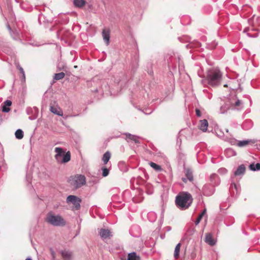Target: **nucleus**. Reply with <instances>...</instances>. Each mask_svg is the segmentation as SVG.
<instances>
[{"label":"nucleus","instance_id":"nucleus-1","mask_svg":"<svg viewBox=\"0 0 260 260\" xmlns=\"http://www.w3.org/2000/svg\"><path fill=\"white\" fill-rule=\"evenodd\" d=\"M222 74L217 68H213L207 72L206 78L202 80L203 85H208L212 87L218 86L221 84Z\"/></svg>","mask_w":260,"mask_h":260},{"label":"nucleus","instance_id":"nucleus-2","mask_svg":"<svg viewBox=\"0 0 260 260\" xmlns=\"http://www.w3.org/2000/svg\"><path fill=\"white\" fill-rule=\"evenodd\" d=\"M192 200V196L189 193L182 192L176 197L175 203L179 209L183 210L190 206Z\"/></svg>","mask_w":260,"mask_h":260},{"label":"nucleus","instance_id":"nucleus-3","mask_svg":"<svg viewBox=\"0 0 260 260\" xmlns=\"http://www.w3.org/2000/svg\"><path fill=\"white\" fill-rule=\"evenodd\" d=\"M45 220L49 224L55 226H62L66 224L65 220L60 215H55L52 211L47 214Z\"/></svg>","mask_w":260,"mask_h":260},{"label":"nucleus","instance_id":"nucleus-4","mask_svg":"<svg viewBox=\"0 0 260 260\" xmlns=\"http://www.w3.org/2000/svg\"><path fill=\"white\" fill-rule=\"evenodd\" d=\"M54 151L56 153L54 158L58 164L66 163L70 160L71 153L70 151L66 153L61 147H56Z\"/></svg>","mask_w":260,"mask_h":260},{"label":"nucleus","instance_id":"nucleus-5","mask_svg":"<svg viewBox=\"0 0 260 260\" xmlns=\"http://www.w3.org/2000/svg\"><path fill=\"white\" fill-rule=\"evenodd\" d=\"M69 182L75 189L79 188L86 184V178L83 175H76L70 177Z\"/></svg>","mask_w":260,"mask_h":260},{"label":"nucleus","instance_id":"nucleus-6","mask_svg":"<svg viewBox=\"0 0 260 260\" xmlns=\"http://www.w3.org/2000/svg\"><path fill=\"white\" fill-rule=\"evenodd\" d=\"M81 199L75 196L70 195L67 198V203H72L73 205V209L78 210L80 208Z\"/></svg>","mask_w":260,"mask_h":260},{"label":"nucleus","instance_id":"nucleus-7","mask_svg":"<svg viewBox=\"0 0 260 260\" xmlns=\"http://www.w3.org/2000/svg\"><path fill=\"white\" fill-rule=\"evenodd\" d=\"M214 186L212 184H205L202 188V191L204 195L206 196H210L212 195L214 192Z\"/></svg>","mask_w":260,"mask_h":260},{"label":"nucleus","instance_id":"nucleus-8","mask_svg":"<svg viewBox=\"0 0 260 260\" xmlns=\"http://www.w3.org/2000/svg\"><path fill=\"white\" fill-rule=\"evenodd\" d=\"M39 109L34 107L33 108L28 107L26 109V113L29 115V119L30 120H34L38 117Z\"/></svg>","mask_w":260,"mask_h":260},{"label":"nucleus","instance_id":"nucleus-9","mask_svg":"<svg viewBox=\"0 0 260 260\" xmlns=\"http://www.w3.org/2000/svg\"><path fill=\"white\" fill-rule=\"evenodd\" d=\"M99 233L101 238L103 240L107 239H109L112 236V233L109 229H101Z\"/></svg>","mask_w":260,"mask_h":260},{"label":"nucleus","instance_id":"nucleus-10","mask_svg":"<svg viewBox=\"0 0 260 260\" xmlns=\"http://www.w3.org/2000/svg\"><path fill=\"white\" fill-rule=\"evenodd\" d=\"M124 135L126 136L125 140L127 142L134 141L135 143H139L140 137L128 133H124Z\"/></svg>","mask_w":260,"mask_h":260},{"label":"nucleus","instance_id":"nucleus-11","mask_svg":"<svg viewBox=\"0 0 260 260\" xmlns=\"http://www.w3.org/2000/svg\"><path fill=\"white\" fill-rule=\"evenodd\" d=\"M185 178H182V180L184 182L186 183L187 180L192 182L193 180V177L192 172L189 169H186L185 170Z\"/></svg>","mask_w":260,"mask_h":260},{"label":"nucleus","instance_id":"nucleus-12","mask_svg":"<svg viewBox=\"0 0 260 260\" xmlns=\"http://www.w3.org/2000/svg\"><path fill=\"white\" fill-rule=\"evenodd\" d=\"M235 103H234L233 102H231V104L233 107L235 108L238 110H241L243 107V104L242 101L238 99L237 98L236 96L235 97Z\"/></svg>","mask_w":260,"mask_h":260},{"label":"nucleus","instance_id":"nucleus-13","mask_svg":"<svg viewBox=\"0 0 260 260\" xmlns=\"http://www.w3.org/2000/svg\"><path fill=\"white\" fill-rule=\"evenodd\" d=\"M210 181L214 186L218 185L220 182L218 176L216 174H212L210 175Z\"/></svg>","mask_w":260,"mask_h":260},{"label":"nucleus","instance_id":"nucleus-14","mask_svg":"<svg viewBox=\"0 0 260 260\" xmlns=\"http://www.w3.org/2000/svg\"><path fill=\"white\" fill-rule=\"evenodd\" d=\"M110 33V31L109 29L105 28L102 31V36L107 45L109 44Z\"/></svg>","mask_w":260,"mask_h":260},{"label":"nucleus","instance_id":"nucleus-15","mask_svg":"<svg viewBox=\"0 0 260 260\" xmlns=\"http://www.w3.org/2000/svg\"><path fill=\"white\" fill-rule=\"evenodd\" d=\"M50 110L53 114L58 116H63V112L61 109L58 106H50Z\"/></svg>","mask_w":260,"mask_h":260},{"label":"nucleus","instance_id":"nucleus-16","mask_svg":"<svg viewBox=\"0 0 260 260\" xmlns=\"http://www.w3.org/2000/svg\"><path fill=\"white\" fill-rule=\"evenodd\" d=\"M60 253L64 260H72V253L71 251L64 250L61 251Z\"/></svg>","mask_w":260,"mask_h":260},{"label":"nucleus","instance_id":"nucleus-17","mask_svg":"<svg viewBox=\"0 0 260 260\" xmlns=\"http://www.w3.org/2000/svg\"><path fill=\"white\" fill-rule=\"evenodd\" d=\"M245 172V167L244 165L239 166L237 170L235 171L234 176H241L243 175Z\"/></svg>","mask_w":260,"mask_h":260},{"label":"nucleus","instance_id":"nucleus-18","mask_svg":"<svg viewBox=\"0 0 260 260\" xmlns=\"http://www.w3.org/2000/svg\"><path fill=\"white\" fill-rule=\"evenodd\" d=\"M205 241L206 243L211 246H213L216 243V242L212 238V234L210 233H208L206 235Z\"/></svg>","mask_w":260,"mask_h":260},{"label":"nucleus","instance_id":"nucleus-19","mask_svg":"<svg viewBox=\"0 0 260 260\" xmlns=\"http://www.w3.org/2000/svg\"><path fill=\"white\" fill-rule=\"evenodd\" d=\"M199 128L203 132H205L207 130L208 122L206 119H203L200 121Z\"/></svg>","mask_w":260,"mask_h":260},{"label":"nucleus","instance_id":"nucleus-20","mask_svg":"<svg viewBox=\"0 0 260 260\" xmlns=\"http://www.w3.org/2000/svg\"><path fill=\"white\" fill-rule=\"evenodd\" d=\"M181 247V243H178L175 247L174 252V257L176 259L179 257V253Z\"/></svg>","mask_w":260,"mask_h":260},{"label":"nucleus","instance_id":"nucleus-21","mask_svg":"<svg viewBox=\"0 0 260 260\" xmlns=\"http://www.w3.org/2000/svg\"><path fill=\"white\" fill-rule=\"evenodd\" d=\"M231 106L228 103L224 104L223 106H221L220 108V113L224 114L230 109Z\"/></svg>","mask_w":260,"mask_h":260},{"label":"nucleus","instance_id":"nucleus-22","mask_svg":"<svg viewBox=\"0 0 260 260\" xmlns=\"http://www.w3.org/2000/svg\"><path fill=\"white\" fill-rule=\"evenodd\" d=\"M139 256L137 255L135 252L128 253L127 256V260H140Z\"/></svg>","mask_w":260,"mask_h":260},{"label":"nucleus","instance_id":"nucleus-23","mask_svg":"<svg viewBox=\"0 0 260 260\" xmlns=\"http://www.w3.org/2000/svg\"><path fill=\"white\" fill-rule=\"evenodd\" d=\"M111 157V153L109 151L106 152L103 156L102 160L105 165L107 164Z\"/></svg>","mask_w":260,"mask_h":260},{"label":"nucleus","instance_id":"nucleus-24","mask_svg":"<svg viewBox=\"0 0 260 260\" xmlns=\"http://www.w3.org/2000/svg\"><path fill=\"white\" fill-rule=\"evenodd\" d=\"M147 217L148 220L152 222L156 220L157 216L155 213L153 212H150L147 214Z\"/></svg>","mask_w":260,"mask_h":260},{"label":"nucleus","instance_id":"nucleus-25","mask_svg":"<svg viewBox=\"0 0 260 260\" xmlns=\"http://www.w3.org/2000/svg\"><path fill=\"white\" fill-rule=\"evenodd\" d=\"M249 168L252 171H259L260 170V164L257 163L255 164L254 163H252L249 165Z\"/></svg>","mask_w":260,"mask_h":260},{"label":"nucleus","instance_id":"nucleus-26","mask_svg":"<svg viewBox=\"0 0 260 260\" xmlns=\"http://www.w3.org/2000/svg\"><path fill=\"white\" fill-rule=\"evenodd\" d=\"M235 190L236 191V194H238L239 192L237 185H236L234 182H232L230 187V191L235 194Z\"/></svg>","mask_w":260,"mask_h":260},{"label":"nucleus","instance_id":"nucleus-27","mask_svg":"<svg viewBox=\"0 0 260 260\" xmlns=\"http://www.w3.org/2000/svg\"><path fill=\"white\" fill-rule=\"evenodd\" d=\"M149 164L150 167H152L156 171L159 172L162 170V168L160 166L153 162H150Z\"/></svg>","mask_w":260,"mask_h":260},{"label":"nucleus","instance_id":"nucleus-28","mask_svg":"<svg viewBox=\"0 0 260 260\" xmlns=\"http://www.w3.org/2000/svg\"><path fill=\"white\" fill-rule=\"evenodd\" d=\"M225 153L227 157H231L236 155V152L231 148L226 149L225 150Z\"/></svg>","mask_w":260,"mask_h":260},{"label":"nucleus","instance_id":"nucleus-29","mask_svg":"<svg viewBox=\"0 0 260 260\" xmlns=\"http://www.w3.org/2000/svg\"><path fill=\"white\" fill-rule=\"evenodd\" d=\"M74 4L75 6L81 8L85 5V2L84 0H74Z\"/></svg>","mask_w":260,"mask_h":260},{"label":"nucleus","instance_id":"nucleus-30","mask_svg":"<svg viewBox=\"0 0 260 260\" xmlns=\"http://www.w3.org/2000/svg\"><path fill=\"white\" fill-rule=\"evenodd\" d=\"M15 137L18 139H21L23 137V132L21 129H18L16 130L15 133Z\"/></svg>","mask_w":260,"mask_h":260},{"label":"nucleus","instance_id":"nucleus-31","mask_svg":"<svg viewBox=\"0 0 260 260\" xmlns=\"http://www.w3.org/2000/svg\"><path fill=\"white\" fill-rule=\"evenodd\" d=\"M224 140L233 145H237V143L238 142V141L234 138H228L226 137Z\"/></svg>","mask_w":260,"mask_h":260},{"label":"nucleus","instance_id":"nucleus-32","mask_svg":"<svg viewBox=\"0 0 260 260\" xmlns=\"http://www.w3.org/2000/svg\"><path fill=\"white\" fill-rule=\"evenodd\" d=\"M65 76V74L63 72H60L54 74L53 79L55 80H59L63 79Z\"/></svg>","mask_w":260,"mask_h":260},{"label":"nucleus","instance_id":"nucleus-33","mask_svg":"<svg viewBox=\"0 0 260 260\" xmlns=\"http://www.w3.org/2000/svg\"><path fill=\"white\" fill-rule=\"evenodd\" d=\"M249 143L248 140H243L239 141L237 143V146L239 147H244L248 145Z\"/></svg>","mask_w":260,"mask_h":260},{"label":"nucleus","instance_id":"nucleus-34","mask_svg":"<svg viewBox=\"0 0 260 260\" xmlns=\"http://www.w3.org/2000/svg\"><path fill=\"white\" fill-rule=\"evenodd\" d=\"M103 170V174L102 175L103 177H106L109 175V170L108 169L106 168H102Z\"/></svg>","mask_w":260,"mask_h":260},{"label":"nucleus","instance_id":"nucleus-35","mask_svg":"<svg viewBox=\"0 0 260 260\" xmlns=\"http://www.w3.org/2000/svg\"><path fill=\"white\" fill-rule=\"evenodd\" d=\"M218 172L220 174H225L227 173L228 170L225 168H221L218 169Z\"/></svg>","mask_w":260,"mask_h":260},{"label":"nucleus","instance_id":"nucleus-36","mask_svg":"<svg viewBox=\"0 0 260 260\" xmlns=\"http://www.w3.org/2000/svg\"><path fill=\"white\" fill-rule=\"evenodd\" d=\"M10 108L4 105L2 108V111L5 113H7L10 111Z\"/></svg>","mask_w":260,"mask_h":260},{"label":"nucleus","instance_id":"nucleus-37","mask_svg":"<svg viewBox=\"0 0 260 260\" xmlns=\"http://www.w3.org/2000/svg\"><path fill=\"white\" fill-rule=\"evenodd\" d=\"M16 68L17 69H18L20 71V72L21 74H23L24 73V71L23 68L20 66V64L19 63H18L16 65Z\"/></svg>","mask_w":260,"mask_h":260},{"label":"nucleus","instance_id":"nucleus-38","mask_svg":"<svg viewBox=\"0 0 260 260\" xmlns=\"http://www.w3.org/2000/svg\"><path fill=\"white\" fill-rule=\"evenodd\" d=\"M16 68L17 69H18L20 71V72L21 74H23L24 73V71L23 68L20 66V64L19 63H18L16 65Z\"/></svg>","mask_w":260,"mask_h":260},{"label":"nucleus","instance_id":"nucleus-39","mask_svg":"<svg viewBox=\"0 0 260 260\" xmlns=\"http://www.w3.org/2000/svg\"><path fill=\"white\" fill-rule=\"evenodd\" d=\"M117 198H118V196L117 195H114L112 196V201L113 202H118V203H121V201H119L117 200Z\"/></svg>","mask_w":260,"mask_h":260},{"label":"nucleus","instance_id":"nucleus-40","mask_svg":"<svg viewBox=\"0 0 260 260\" xmlns=\"http://www.w3.org/2000/svg\"><path fill=\"white\" fill-rule=\"evenodd\" d=\"M12 105V102L10 100H6L4 102V105L6 106H10Z\"/></svg>","mask_w":260,"mask_h":260},{"label":"nucleus","instance_id":"nucleus-41","mask_svg":"<svg viewBox=\"0 0 260 260\" xmlns=\"http://www.w3.org/2000/svg\"><path fill=\"white\" fill-rule=\"evenodd\" d=\"M44 18V16L42 15V14H40L38 17V21L40 23H42V20Z\"/></svg>","mask_w":260,"mask_h":260},{"label":"nucleus","instance_id":"nucleus-42","mask_svg":"<svg viewBox=\"0 0 260 260\" xmlns=\"http://www.w3.org/2000/svg\"><path fill=\"white\" fill-rule=\"evenodd\" d=\"M153 111V110L152 109H146L145 110V111H143V112L145 114H151Z\"/></svg>","mask_w":260,"mask_h":260},{"label":"nucleus","instance_id":"nucleus-43","mask_svg":"<svg viewBox=\"0 0 260 260\" xmlns=\"http://www.w3.org/2000/svg\"><path fill=\"white\" fill-rule=\"evenodd\" d=\"M195 230L194 228H191L189 230H188L187 233L189 235H192L194 232Z\"/></svg>","mask_w":260,"mask_h":260},{"label":"nucleus","instance_id":"nucleus-44","mask_svg":"<svg viewBox=\"0 0 260 260\" xmlns=\"http://www.w3.org/2000/svg\"><path fill=\"white\" fill-rule=\"evenodd\" d=\"M196 113L197 116L200 117L201 116V112L199 109H196Z\"/></svg>","mask_w":260,"mask_h":260},{"label":"nucleus","instance_id":"nucleus-45","mask_svg":"<svg viewBox=\"0 0 260 260\" xmlns=\"http://www.w3.org/2000/svg\"><path fill=\"white\" fill-rule=\"evenodd\" d=\"M206 209H205L199 215V217H201V218L202 219L203 217V216L204 215V214L206 213Z\"/></svg>","mask_w":260,"mask_h":260},{"label":"nucleus","instance_id":"nucleus-46","mask_svg":"<svg viewBox=\"0 0 260 260\" xmlns=\"http://www.w3.org/2000/svg\"><path fill=\"white\" fill-rule=\"evenodd\" d=\"M206 209H205L199 215V217H201V218L202 219L203 217V216L204 215V214L206 213Z\"/></svg>","mask_w":260,"mask_h":260},{"label":"nucleus","instance_id":"nucleus-47","mask_svg":"<svg viewBox=\"0 0 260 260\" xmlns=\"http://www.w3.org/2000/svg\"><path fill=\"white\" fill-rule=\"evenodd\" d=\"M201 219H202L201 218V217L198 216V217L197 218V219L195 221L196 225H198L200 223V222Z\"/></svg>","mask_w":260,"mask_h":260},{"label":"nucleus","instance_id":"nucleus-48","mask_svg":"<svg viewBox=\"0 0 260 260\" xmlns=\"http://www.w3.org/2000/svg\"><path fill=\"white\" fill-rule=\"evenodd\" d=\"M25 73H24L23 74H22L21 81H25Z\"/></svg>","mask_w":260,"mask_h":260},{"label":"nucleus","instance_id":"nucleus-49","mask_svg":"<svg viewBox=\"0 0 260 260\" xmlns=\"http://www.w3.org/2000/svg\"><path fill=\"white\" fill-rule=\"evenodd\" d=\"M57 69L58 70H61L63 69V67H59V66L57 67Z\"/></svg>","mask_w":260,"mask_h":260},{"label":"nucleus","instance_id":"nucleus-50","mask_svg":"<svg viewBox=\"0 0 260 260\" xmlns=\"http://www.w3.org/2000/svg\"><path fill=\"white\" fill-rule=\"evenodd\" d=\"M26 178L28 179H30V176H28V175H26Z\"/></svg>","mask_w":260,"mask_h":260},{"label":"nucleus","instance_id":"nucleus-51","mask_svg":"<svg viewBox=\"0 0 260 260\" xmlns=\"http://www.w3.org/2000/svg\"><path fill=\"white\" fill-rule=\"evenodd\" d=\"M116 82H117V84H119L120 82V80L119 79H118V80H117Z\"/></svg>","mask_w":260,"mask_h":260},{"label":"nucleus","instance_id":"nucleus-52","mask_svg":"<svg viewBox=\"0 0 260 260\" xmlns=\"http://www.w3.org/2000/svg\"><path fill=\"white\" fill-rule=\"evenodd\" d=\"M25 260H32L30 257H27Z\"/></svg>","mask_w":260,"mask_h":260},{"label":"nucleus","instance_id":"nucleus-53","mask_svg":"<svg viewBox=\"0 0 260 260\" xmlns=\"http://www.w3.org/2000/svg\"><path fill=\"white\" fill-rule=\"evenodd\" d=\"M8 28L10 30H11V28L9 25L8 26Z\"/></svg>","mask_w":260,"mask_h":260},{"label":"nucleus","instance_id":"nucleus-54","mask_svg":"<svg viewBox=\"0 0 260 260\" xmlns=\"http://www.w3.org/2000/svg\"><path fill=\"white\" fill-rule=\"evenodd\" d=\"M226 132L227 133H228V132H229V130H228V129H226Z\"/></svg>","mask_w":260,"mask_h":260},{"label":"nucleus","instance_id":"nucleus-55","mask_svg":"<svg viewBox=\"0 0 260 260\" xmlns=\"http://www.w3.org/2000/svg\"><path fill=\"white\" fill-rule=\"evenodd\" d=\"M224 87L227 86V84H225V85H224Z\"/></svg>","mask_w":260,"mask_h":260}]
</instances>
